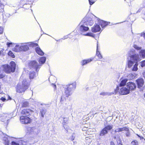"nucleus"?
<instances>
[{
  "instance_id": "f257e3e1",
  "label": "nucleus",
  "mask_w": 145,
  "mask_h": 145,
  "mask_svg": "<svg viewBox=\"0 0 145 145\" xmlns=\"http://www.w3.org/2000/svg\"><path fill=\"white\" fill-rule=\"evenodd\" d=\"M93 22L91 18L86 16L82 20L79 24L80 25V30L82 33L87 31L89 29L87 26H91Z\"/></svg>"
},
{
  "instance_id": "f03ea898",
  "label": "nucleus",
  "mask_w": 145,
  "mask_h": 145,
  "mask_svg": "<svg viewBox=\"0 0 145 145\" xmlns=\"http://www.w3.org/2000/svg\"><path fill=\"white\" fill-rule=\"evenodd\" d=\"M29 84L26 79H24L21 85L18 84L16 87V91L19 93L24 92L29 87Z\"/></svg>"
},
{
  "instance_id": "7ed1b4c3",
  "label": "nucleus",
  "mask_w": 145,
  "mask_h": 145,
  "mask_svg": "<svg viewBox=\"0 0 145 145\" xmlns=\"http://www.w3.org/2000/svg\"><path fill=\"white\" fill-rule=\"evenodd\" d=\"M16 65L14 61H11L10 63V65H3L4 70L7 73H9L11 72H14L16 69Z\"/></svg>"
},
{
  "instance_id": "20e7f679",
  "label": "nucleus",
  "mask_w": 145,
  "mask_h": 145,
  "mask_svg": "<svg viewBox=\"0 0 145 145\" xmlns=\"http://www.w3.org/2000/svg\"><path fill=\"white\" fill-rule=\"evenodd\" d=\"M76 84L73 83L66 86L65 89V93L66 97H68L72 93L73 91L75 88Z\"/></svg>"
},
{
  "instance_id": "39448f33",
  "label": "nucleus",
  "mask_w": 145,
  "mask_h": 145,
  "mask_svg": "<svg viewBox=\"0 0 145 145\" xmlns=\"http://www.w3.org/2000/svg\"><path fill=\"white\" fill-rule=\"evenodd\" d=\"M127 64L128 67L131 68V69L133 71H136L138 70L137 66L138 63L137 61H134L133 60L130 59L128 58Z\"/></svg>"
},
{
  "instance_id": "423d86ee",
  "label": "nucleus",
  "mask_w": 145,
  "mask_h": 145,
  "mask_svg": "<svg viewBox=\"0 0 145 145\" xmlns=\"http://www.w3.org/2000/svg\"><path fill=\"white\" fill-rule=\"evenodd\" d=\"M128 56L130 57V59H133L134 61H139L140 60L139 55L138 54H136L135 50L132 49L129 52Z\"/></svg>"
},
{
  "instance_id": "0eeeda50",
  "label": "nucleus",
  "mask_w": 145,
  "mask_h": 145,
  "mask_svg": "<svg viewBox=\"0 0 145 145\" xmlns=\"http://www.w3.org/2000/svg\"><path fill=\"white\" fill-rule=\"evenodd\" d=\"M29 66L31 69H34L36 72H38L40 68L41 65L38 64L37 62L35 61H31L29 64Z\"/></svg>"
},
{
  "instance_id": "6e6552de",
  "label": "nucleus",
  "mask_w": 145,
  "mask_h": 145,
  "mask_svg": "<svg viewBox=\"0 0 145 145\" xmlns=\"http://www.w3.org/2000/svg\"><path fill=\"white\" fill-rule=\"evenodd\" d=\"M20 120L22 124H27L30 123L31 122V119L29 117L22 116L20 117Z\"/></svg>"
},
{
  "instance_id": "1a4fd4ad",
  "label": "nucleus",
  "mask_w": 145,
  "mask_h": 145,
  "mask_svg": "<svg viewBox=\"0 0 145 145\" xmlns=\"http://www.w3.org/2000/svg\"><path fill=\"white\" fill-rule=\"evenodd\" d=\"M127 81V79H122V78L120 80V83L119 86H118L116 88V90L118 91L120 89V88L124 86L126 84Z\"/></svg>"
},
{
  "instance_id": "9d476101",
  "label": "nucleus",
  "mask_w": 145,
  "mask_h": 145,
  "mask_svg": "<svg viewBox=\"0 0 145 145\" xmlns=\"http://www.w3.org/2000/svg\"><path fill=\"white\" fill-rule=\"evenodd\" d=\"M120 93L122 95H127L129 93V90L125 87H122L120 88Z\"/></svg>"
},
{
  "instance_id": "9b49d317",
  "label": "nucleus",
  "mask_w": 145,
  "mask_h": 145,
  "mask_svg": "<svg viewBox=\"0 0 145 145\" xmlns=\"http://www.w3.org/2000/svg\"><path fill=\"white\" fill-rule=\"evenodd\" d=\"M127 86L129 90L130 91L134 90L136 88V85L135 83L132 82H129L127 83Z\"/></svg>"
},
{
  "instance_id": "f8f14e48",
  "label": "nucleus",
  "mask_w": 145,
  "mask_h": 145,
  "mask_svg": "<svg viewBox=\"0 0 145 145\" xmlns=\"http://www.w3.org/2000/svg\"><path fill=\"white\" fill-rule=\"evenodd\" d=\"M32 110L28 109H24L22 111L21 114L23 116H28L29 115Z\"/></svg>"
},
{
  "instance_id": "ddd939ff",
  "label": "nucleus",
  "mask_w": 145,
  "mask_h": 145,
  "mask_svg": "<svg viewBox=\"0 0 145 145\" xmlns=\"http://www.w3.org/2000/svg\"><path fill=\"white\" fill-rule=\"evenodd\" d=\"M98 21L99 24L101 25L102 28L105 27L110 23V22H108L102 20H100V19H99Z\"/></svg>"
},
{
  "instance_id": "4468645a",
  "label": "nucleus",
  "mask_w": 145,
  "mask_h": 145,
  "mask_svg": "<svg viewBox=\"0 0 145 145\" xmlns=\"http://www.w3.org/2000/svg\"><path fill=\"white\" fill-rule=\"evenodd\" d=\"M138 87L139 88L142 87L144 84V81L143 79L140 78L138 79L137 80Z\"/></svg>"
},
{
  "instance_id": "2eb2a0df",
  "label": "nucleus",
  "mask_w": 145,
  "mask_h": 145,
  "mask_svg": "<svg viewBox=\"0 0 145 145\" xmlns=\"http://www.w3.org/2000/svg\"><path fill=\"white\" fill-rule=\"evenodd\" d=\"M101 29L99 25L96 24L92 28L91 31L92 32L95 33L100 31Z\"/></svg>"
},
{
  "instance_id": "dca6fc26",
  "label": "nucleus",
  "mask_w": 145,
  "mask_h": 145,
  "mask_svg": "<svg viewBox=\"0 0 145 145\" xmlns=\"http://www.w3.org/2000/svg\"><path fill=\"white\" fill-rule=\"evenodd\" d=\"M108 133V131L104 129L103 128L100 132L99 138H100L102 137H104L106 134Z\"/></svg>"
},
{
  "instance_id": "f3484780",
  "label": "nucleus",
  "mask_w": 145,
  "mask_h": 145,
  "mask_svg": "<svg viewBox=\"0 0 145 145\" xmlns=\"http://www.w3.org/2000/svg\"><path fill=\"white\" fill-rule=\"evenodd\" d=\"M36 53L39 55L40 56H42L44 54V52L40 49L39 47H37L35 49Z\"/></svg>"
},
{
  "instance_id": "a211bd4d",
  "label": "nucleus",
  "mask_w": 145,
  "mask_h": 145,
  "mask_svg": "<svg viewBox=\"0 0 145 145\" xmlns=\"http://www.w3.org/2000/svg\"><path fill=\"white\" fill-rule=\"evenodd\" d=\"M37 131V129L35 127H29L27 128V131L29 133L33 132H34L36 133Z\"/></svg>"
},
{
  "instance_id": "6ab92c4d",
  "label": "nucleus",
  "mask_w": 145,
  "mask_h": 145,
  "mask_svg": "<svg viewBox=\"0 0 145 145\" xmlns=\"http://www.w3.org/2000/svg\"><path fill=\"white\" fill-rule=\"evenodd\" d=\"M129 131V129L127 128L126 127L119 128L116 129L115 130V132L116 133L119 132H120L122 131Z\"/></svg>"
},
{
  "instance_id": "aec40b11",
  "label": "nucleus",
  "mask_w": 145,
  "mask_h": 145,
  "mask_svg": "<svg viewBox=\"0 0 145 145\" xmlns=\"http://www.w3.org/2000/svg\"><path fill=\"white\" fill-rule=\"evenodd\" d=\"M92 59H88L87 60H84L82 61L81 62V65H84L88 63L91 62L92 60Z\"/></svg>"
},
{
  "instance_id": "412c9836",
  "label": "nucleus",
  "mask_w": 145,
  "mask_h": 145,
  "mask_svg": "<svg viewBox=\"0 0 145 145\" xmlns=\"http://www.w3.org/2000/svg\"><path fill=\"white\" fill-rule=\"evenodd\" d=\"M28 46H29V45L28 44H27V45H24L21 46V51L23 50L26 51L27 50L29 49Z\"/></svg>"
},
{
  "instance_id": "4be33fe9",
  "label": "nucleus",
  "mask_w": 145,
  "mask_h": 145,
  "mask_svg": "<svg viewBox=\"0 0 145 145\" xmlns=\"http://www.w3.org/2000/svg\"><path fill=\"white\" fill-rule=\"evenodd\" d=\"M46 112V110L45 109L42 108L41 109H40V115H41V116L42 118H43Z\"/></svg>"
},
{
  "instance_id": "5701e85b",
  "label": "nucleus",
  "mask_w": 145,
  "mask_h": 145,
  "mask_svg": "<svg viewBox=\"0 0 145 145\" xmlns=\"http://www.w3.org/2000/svg\"><path fill=\"white\" fill-rule=\"evenodd\" d=\"M21 46L19 45H16L15 46V47L13 48V50L16 52H18L21 51Z\"/></svg>"
},
{
  "instance_id": "b1692460",
  "label": "nucleus",
  "mask_w": 145,
  "mask_h": 145,
  "mask_svg": "<svg viewBox=\"0 0 145 145\" xmlns=\"http://www.w3.org/2000/svg\"><path fill=\"white\" fill-rule=\"evenodd\" d=\"M20 144L22 145H26L28 143V141L26 140H20L18 141Z\"/></svg>"
},
{
  "instance_id": "393cba45",
  "label": "nucleus",
  "mask_w": 145,
  "mask_h": 145,
  "mask_svg": "<svg viewBox=\"0 0 145 145\" xmlns=\"http://www.w3.org/2000/svg\"><path fill=\"white\" fill-rule=\"evenodd\" d=\"M113 128V125H108L105 126L104 128V129L108 131L110 130Z\"/></svg>"
},
{
  "instance_id": "a878e982",
  "label": "nucleus",
  "mask_w": 145,
  "mask_h": 145,
  "mask_svg": "<svg viewBox=\"0 0 145 145\" xmlns=\"http://www.w3.org/2000/svg\"><path fill=\"white\" fill-rule=\"evenodd\" d=\"M46 58L45 57H41L39 61L40 64H44L46 60Z\"/></svg>"
},
{
  "instance_id": "bb28decb",
  "label": "nucleus",
  "mask_w": 145,
  "mask_h": 145,
  "mask_svg": "<svg viewBox=\"0 0 145 145\" xmlns=\"http://www.w3.org/2000/svg\"><path fill=\"white\" fill-rule=\"evenodd\" d=\"M30 47H35L38 46V45L36 43L34 42H30L27 43Z\"/></svg>"
},
{
  "instance_id": "cd10ccee",
  "label": "nucleus",
  "mask_w": 145,
  "mask_h": 145,
  "mask_svg": "<svg viewBox=\"0 0 145 145\" xmlns=\"http://www.w3.org/2000/svg\"><path fill=\"white\" fill-rule=\"evenodd\" d=\"M35 72H34L33 71L30 72L29 74V78L30 79L34 78L35 76Z\"/></svg>"
},
{
  "instance_id": "c85d7f7f",
  "label": "nucleus",
  "mask_w": 145,
  "mask_h": 145,
  "mask_svg": "<svg viewBox=\"0 0 145 145\" xmlns=\"http://www.w3.org/2000/svg\"><path fill=\"white\" fill-rule=\"evenodd\" d=\"M68 118H63L62 124L63 125V126L64 127V128H65L64 126L65 125V124L67 123V122L68 121Z\"/></svg>"
},
{
  "instance_id": "c756f323",
  "label": "nucleus",
  "mask_w": 145,
  "mask_h": 145,
  "mask_svg": "<svg viewBox=\"0 0 145 145\" xmlns=\"http://www.w3.org/2000/svg\"><path fill=\"white\" fill-rule=\"evenodd\" d=\"M140 54L143 58H145V50H141L140 52Z\"/></svg>"
},
{
  "instance_id": "7c9ffc66",
  "label": "nucleus",
  "mask_w": 145,
  "mask_h": 145,
  "mask_svg": "<svg viewBox=\"0 0 145 145\" xmlns=\"http://www.w3.org/2000/svg\"><path fill=\"white\" fill-rule=\"evenodd\" d=\"M96 55L97 56H98V57L99 59H101L102 58V55L98 51V46H97Z\"/></svg>"
},
{
  "instance_id": "2f4dec72",
  "label": "nucleus",
  "mask_w": 145,
  "mask_h": 145,
  "mask_svg": "<svg viewBox=\"0 0 145 145\" xmlns=\"http://www.w3.org/2000/svg\"><path fill=\"white\" fill-rule=\"evenodd\" d=\"M100 95H102L103 96H109L111 95L108 92H101V93L100 94Z\"/></svg>"
},
{
  "instance_id": "473e14b6",
  "label": "nucleus",
  "mask_w": 145,
  "mask_h": 145,
  "mask_svg": "<svg viewBox=\"0 0 145 145\" xmlns=\"http://www.w3.org/2000/svg\"><path fill=\"white\" fill-rule=\"evenodd\" d=\"M81 34L85 36H90L92 37H94L93 34L91 33H88L85 34H84L83 33H82Z\"/></svg>"
},
{
  "instance_id": "72a5a7b5",
  "label": "nucleus",
  "mask_w": 145,
  "mask_h": 145,
  "mask_svg": "<svg viewBox=\"0 0 145 145\" xmlns=\"http://www.w3.org/2000/svg\"><path fill=\"white\" fill-rule=\"evenodd\" d=\"M131 144L132 145H138L139 144L138 142L136 140L132 141Z\"/></svg>"
},
{
  "instance_id": "f704fd0d",
  "label": "nucleus",
  "mask_w": 145,
  "mask_h": 145,
  "mask_svg": "<svg viewBox=\"0 0 145 145\" xmlns=\"http://www.w3.org/2000/svg\"><path fill=\"white\" fill-rule=\"evenodd\" d=\"M8 54L9 56H10L12 58H14L15 57L14 54L11 51H9L8 53Z\"/></svg>"
},
{
  "instance_id": "c9c22d12",
  "label": "nucleus",
  "mask_w": 145,
  "mask_h": 145,
  "mask_svg": "<svg viewBox=\"0 0 145 145\" xmlns=\"http://www.w3.org/2000/svg\"><path fill=\"white\" fill-rule=\"evenodd\" d=\"M29 103L28 102L26 101L24 102L22 105V106L23 107H26L28 106Z\"/></svg>"
},
{
  "instance_id": "e433bc0d",
  "label": "nucleus",
  "mask_w": 145,
  "mask_h": 145,
  "mask_svg": "<svg viewBox=\"0 0 145 145\" xmlns=\"http://www.w3.org/2000/svg\"><path fill=\"white\" fill-rule=\"evenodd\" d=\"M133 47L135 49H137V50H140L141 49V47H139L138 46L135 44L134 45Z\"/></svg>"
},
{
  "instance_id": "4c0bfd02",
  "label": "nucleus",
  "mask_w": 145,
  "mask_h": 145,
  "mask_svg": "<svg viewBox=\"0 0 145 145\" xmlns=\"http://www.w3.org/2000/svg\"><path fill=\"white\" fill-rule=\"evenodd\" d=\"M3 140H4V141H5V145L7 144V145H9L8 144V143H9V141L8 140V139L7 138H3Z\"/></svg>"
},
{
  "instance_id": "58836bf2",
  "label": "nucleus",
  "mask_w": 145,
  "mask_h": 145,
  "mask_svg": "<svg viewBox=\"0 0 145 145\" xmlns=\"http://www.w3.org/2000/svg\"><path fill=\"white\" fill-rule=\"evenodd\" d=\"M140 65L142 67H143L145 66V60L141 62Z\"/></svg>"
},
{
  "instance_id": "ea45409f",
  "label": "nucleus",
  "mask_w": 145,
  "mask_h": 145,
  "mask_svg": "<svg viewBox=\"0 0 145 145\" xmlns=\"http://www.w3.org/2000/svg\"><path fill=\"white\" fill-rule=\"evenodd\" d=\"M20 144V143L19 142L18 143L14 141H12L11 142V145H19Z\"/></svg>"
},
{
  "instance_id": "a19ab883",
  "label": "nucleus",
  "mask_w": 145,
  "mask_h": 145,
  "mask_svg": "<svg viewBox=\"0 0 145 145\" xmlns=\"http://www.w3.org/2000/svg\"><path fill=\"white\" fill-rule=\"evenodd\" d=\"M65 99V98L64 97V96H62L61 97V99L60 100V102L63 103V101Z\"/></svg>"
},
{
  "instance_id": "79ce46f5",
  "label": "nucleus",
  "mask_w": 145,
  "mask_h": 145,
  "mask_svg": "<svg viewBox=\"0 0 145 145\" xmlns=\"http://www.w3.org/2000/svg\"><path fill=\"white\" fill-rule=\"evenodd\" d=\"M118 145H120V144H122L121 140L120 139H118L117 140Z\"/></svg>"
},
{
  "instance_id": "37998d69",
  "label": "nucleus",
  "mask_w": 145,
  "mask_h": 145,
  "mask_svg": "<svg viewBox=\"0 0 145 145\" xmlns=\"http://www.w3.org/2000/svg\"><path fill=\"white\" fill-rule=\"evenodd\" d=\"M12 42H7V45L8 46V47H10V45H12Z\"/></svg>"
},
{
  "instance_id": "c03bdc74",
  "label": "nucleus",
  "mask_w": 145,
  "mask_h": 145,
  "mask_svg": "<svg viewBox=\"0 0 145 145\" xmlns=\"http://www.w3.org/2000/svg\"><path fill=\"white\" fill-rule=\"evenodd\" d=\"M89 4L90 5H92L94 3V2L92 1V0H89Z\"/></svg>"
},
{
  "instance_id": "a18cd8bd",
  "label": "nucleus",
  "mask_w": 145,
  "mask_h": 145,
  "mask_svg": "<svg viewBox=\"0 0 145 145\" xmlns=\"http://www.w3.org/2000/svg\"><path fill=\"white\" fill-rule=\"evenodd\" d=\"M3 32V29L2 27H0V34H2Z\"/></svg>"
},
{
  "instance_id": "49530a36",
  "label": "nucleus",
  "mask_w": 145,
  "mask_h": 145,
  "mask_svg": "<svg viewBox=\"0 0 145 145\" xmlns=\"http://www.w3.org/2000/svg\"><path fill=\"white\" fill-rule=\"evenodd\" d=\"M5 76V75L3 74L0 73V78H2Z\"/></svg>"
},
{
  "instance_id": "de8ad7c7",
  "label": "nucleus",
  "mask_w": 145,
  "mask_h": 145,
  "mask_svg": "<svg viewBox=\"0 0 145 145\" xmlns=\"http://www.w3.org/2000/svg\"><path fill=\"white\" fill-rule=\"evenodd\" d=\"M0 100L1 101H5L6 100V99L5 98L2 97L1 98Z\"/></svg>"
},
{
  "instance_id": "09e8293b",
  "label": "nucleus",
  "mask_w": 145,
  "mask_h": 145,
  "mask_svg": "<svg viewBox=\"0 0 145 145\" xmlns=\"http://www.w3.org/2000/svg\"><path fill=\"white\" fill-rule=\"evenodd\" d=\"M0 7L1 8H4V5L1 3V1H0Z\"/></svg>"
},
{
  "instance_id": "8fccbe9b",
  "label": "nucleus",
  "mask_w": 145,
  "mask_h": 145,
  "mask_svg": "<svg viewBox=\"0 0 145 145\" xmlns=\"http://www.w3.org/2000/svg\"><path fill=\"white\" fill-rule=\"evenodd\" d=\"M141 36L143 37L144 39H145V33H143L141 34Z\"/></svg>"
},
{
  "instance_id": "3c124183",
  "label": "nucleus",
  "mask_w": 145,
  "mask_h": 145,
  "mask_svg": "<svg viewBox=\"0 0 145 145\" xmlns=\"http://www.w3.org/2000/svg\"><path fill=\"white\" fill-rule=\"evenodd\" d=\"M4 11V8H1L0 9V12L2 13H3Z\"/></svg>"
},
{
  "instance_id": "603ef678",
  "label": "nucleus",
  "mask_w": 145,
  "mask_h": 145,
  "mask_svg": "<svg viewBox=\"0 0 145 145\" xmlns=\"http://www.w3.org/2000/svg\"><path fill=\"white\" fill-rule=\"evenodd\" d=\"M126 135L127 137H129L130 136V134L129 132H127L126 134Z\"/></svg>"
},
{
  "instance_id": "864d4df0",
  "label": "nucleus",
  "mask_w": 145,
  "mask_h": 145,
  "mask_svg": "<svg viewBox=\"0 0 145 145\" xmlns=\"http://www.w3.org/2000/svg\"><path fill=\"white\" fill-rule=\"evenodd\" d=\"M5 16H7V18H8L9 17V16L10 15L8 13H6L5 14Z\"/></svg>"
},
{
  "instance_id": "5fc2aeb1",
  "label": "nucleus",
  "mask_w": 145,
  "mask_h": 145,
  "mask_svg": "<svg viewBox=\"0 0 145 145\" xmlns=\"http://www.w3.org/2000/svg\"><path fill=\"white\" fill-rule=\"evenodd\" d=\"M69 35H68V36H65L63 37V39H66L67 38H68V36Z\"/></svg>"
},
{
  "instance_id": "6e6d98bb",
  "label": "nucleus",
  "mask_w": 145,
  "mask_h": 145,
  "mask_svg": "<svg viewBox=\"0 0 145 145\" xmlns=\"http://www.w3.org/2000/svg\"><path fill=\"white\" fill-rule=\"evenodd\" d=\"M110 145H115L114 142L113 141L110 142Z\"/></svg>"
},
{
  "instance_id": "4d7b16f0",
  "label": "nucleus",
  "mask_w": 145,
  "mask_h": 145,
  "mask_svg": "<svg viewBox=\"0 0 145 145\" xmlns=\"http://www.w3.org/2000/svg\"><path fill=\"white\" fill-rule=\"evenodd\" d=\"M137 135V136L138 137H140V139L141 140V139H142L144 138L143 137H140L138 135Z\"/></svg>"
},
{
  "instance_id": "13d9d810",
  "label": "nucleus",
  "mask_w": 145,
  "mask_h": 145,
  "mask_svg": "<svg viewBox=\"0 0 145 145\" xmlns=\"http://www.w3.org/2000/svg\"><path fill=\"white\" fill-rule=\"evenodd\" d=\"M74 138H75L74 137L72 136V138H71V139H72V140H74Z\"/></svg>"
},
{
  "instance_id": "bf43d9fd",
  "label": "nucleus",
  "mask_w": 145,
  "mask_h": 145,
  "mask_svg": "<svg viewBox=\"0 0 145 145\" xmlns=\"http://www.w3.org/2000/svg\"><path fill=\"white\" fill-rule=\"evenodd\" d=\"M143 76L145 78V71L143 73Z\"/></svg>"
},
{
  "instance_id": "052dcab7",
  "label": "nucleus",
  "mask_w": 145,
  "mask_h": 145,
  "mask_svg": "<svg viewBox=\"0 0 145 145\" xmlns=\"http://www.w3.org/2000/svg\"><path fill=\"white\" fill-rule=\"evenodd\" d=\"M11 99V97L9 96H8V100H10Z\"/></svg>"
},
{
  "instance_id": "680f3d73",
  "label": "nucleus",
  "mask_w": 145,
  "mask_h": 145,
  "mask_svg": "<svg viewBox=\"0 0 145 145\" xmlns=\"http://www.w3.org/2000/svg\"><path fill=\"white\" fill-rule=\"evenodd\" d=\"M54 87L55 88H56V85H53Z\"/></svg>"
},
{
  "instance_id": "e2e57ef3",
  "label": "nucleus",
  "mask_w": 145,
  "mask_h": 145,
  "mask_svg": "<svg viewBox=\"0 0 145 145\" xmlns=\"http://www.w3.org/2000/svg\"><path fill=\"white\" fill-rule=\"evenodd\" d=\"M28 6L29 7H31V6L30 5V4H28Z\"/></svg>"
},
{
  "instance_id": "0e129e2a",
  "label": "nucleus",
  "mask_w": 145,
  "mask_h": 145,
  "mask_svg": "<svg viewBox=\"0 0 145 145\" xmlns=\"http://www.w3.org/2000/svg\"><path fill=\"white\" fill-rule=\"evenodd\" d=\"M88 137H86V140H88Z\"/></svg>"
},
{
  "instance_id": "69168bd1",
  "label": "nucleus",
  "mask_w": 145,
  "mask_h": 145,
  "mask_svg": "<svg viewBox=\"0 0 145 145\" xmlns=\"http://www.w3.org/2000/svg\"><path fill=\"white\" fill-rule=\"evenodd\" d=\"M1 107H2V106H1V104L0 103V108Z\"/></svg>"
},
{
  "instance_id": "338daca9",
  "label": "nucleus",
  "mask_w": 145,
  "mask_h": 145,
  "mask_svg": "<svg viewBox=\"0 0 145 145\" xmlns=\"http://www.w3.org/2000/svg\"><path fill=\"white\" fill-rule=\"evenodd\" d=\"M82 130H83V131L85 130V129H84V128Z\"/></svg>"
},
{
  "instance_id": "774afa93",
  "label": "nucleus",
  "mask_w": 145,
  "mask_h": 145,
  "mask_svg": "<svg viewBox=\"0 0 145 145\" xmlns=\"http://www.w3.org/2000/svg\"><path fill=\"white\" fill-rule=\"evenodd\" d=\"M144 96L145 97V93L144 94Z\"/></svg>"
}]
</instances>
